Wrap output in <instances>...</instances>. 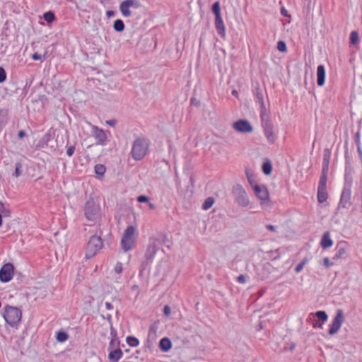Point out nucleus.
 <instances>
[{
    "label": "nucleus",
    "mask_w": 362,
    "mask_h": 362,
    "mask_svg": "<svg viewBox=\"0 0 362 362\" xmlns=\"http://www.w3.org/2000/svg\"><path fill=\"white\" fill-rule=\"evenodd\" d=\"M358 34L356 31H352L350 34V42L352 45H356L358 42Z\"/></svg>",
    "instance_id": "nucleus-37"
},
{
    "label": "nucleus",
    "mask_w": 362,
    "mask_h": 362,
    "mask_svg": "<svg viewBox=\"0 0 362 362\" xmlns=\"http://www.w3.org/2000/svg\"><path fill=\"white\" fill-rule=\"evenodd\" d=\"M148 206H149V208L151 209H155V205L153 203H149Z\"/></svg>",
    "instance_id": "nucleus-60"
},
{
    "label": "nucleus",
    "mask_w": 362,
    "mask_h": 362,
    "mask_svg": "<svg viewBox=\"0 0 362 362\" xmlns=\"http://www.w3.org/2000/svg\"><path fill=\"white\" fill-rule=\"evenodd\" d=\"M324 265L328 268L333 265V263L330 262L328 257H325L323 259Z\"/></svg>",
    "instance_id": "nucleus-47"
},
{
    "label": "nucleus",
    "mask_w": 362,
    "mask_h": 362,
    "mask_svg": "<svg viewBox=\"0 0 362 362\" xmlns=\"http://www.w3.org/2000/svg\"><path fill=\"white\" fill-rule=\"evenodd\" d=\"M123 356V353L119 348L115 350H111L108 354V358L110 361L117 362Z\"/></svg>",
    "instance_id": "nucleus-21"
},
{
    "label": "nucleus",
    "mask_w": 362,
    "mask_h": 362,
    "mask_svg": "<svg viewBox=\"0 0 362 362\" xmlns=\"http://www.w3.org/2000/svg\"><path fill=\"white\" fill-rule=\"evenodd\" d=\"M136 229L133 226H128L124 231L121 240V246L124 252L132 250L136 243Z\"/></svg>",
    "instance_id": "nucleus-2"
},
{
    "label": "nucleus",
    "mask_w": 362,
    "mask_h": 362,
    "mask_svg": "<svg viewBox=\"0 0 362 362\" xmlns=\"http://www.w3.org/2000/svg\"><path fill=\"white\" fill-rule=\"evenodd\" d=\"M110 336L111 339H118L117 337V332L113 327H111L110 329Z\"/></svg>",
    "instance_id": "nucleus-48"
},
{
    "label": "nucleus",
    "mask_w": 362,
    "mask_h": 362,
    "mask_svg": "<svg viewBox=\"0 0 362 362\" xmlns=\"http://www.w3.org/2000/svg\"><path fill=\"white\" fill-rule=\"evenodd\" d=\"M32 59L35 61L40 60L42 59V56L35 52L32 55Z\"/></svg>",
    "instance_id": "nucleus-52"
},
{
    "label": "nucleus",
    "mask_w": 362,
    "mask_h": 362,
    "mask_svg": "<svg viewBox=\"0 0 362 362\" xmlns=\"http://www.w3.org/2000/svg\"><path fill=\"white\" fill-rule=\"evenodd\" d=\"M150 264H146V259H144V261L141 264V268L140 270V272H143Z\"/></svg>",
    "instance_id": "nucleus-51"
},
{
    "label": "nucleus",
    "mask_w": 362,
    "mask_h": 362,
    "mask_svg": "<svg viewBox=\"0 0 362 362\" xmlns=\"http://www.w3.org/2000/svg\"><path fill=\"white\" fill-rule=\"evenodd\" d=\"M328 169H322L318 187H327Z\"/></svg>",
    "instance_id": "nucleus-24"
},
{
    "label": "nucleus",
    "mask_w": 362,
    "mask_h": 362,
    "mask_svg": "<svg viewBox=\"0 0 362 362\" xmlns=\"http://www.w3.org/2000/svg\"><path fill=\"white\" fill-rule=\"evenodd\" d=\"M160 349L163 351H169L172 347L171 341L167 338H163L160 339L159 343Z\"/></svg>",
    "instance_id": "nucleus-23"
},
{
    "label": "nucleus",
    "mask_w": 362,
    "mask_h": 362,
    "mask_svg": "<svg viewBox=\"0 0 362 362\" xmlns=\"http://www.w3.org/2000/svg\"><path fill=\"white\" fill-rule=\"evenodd\" d=\"M3 125L2 124H0V130L1 129Z\"/></svg>",
    "instance_id": "nucleus-64"
},
{
    "label": "nucleus",
    "mask_w": 362,
    "mask_h": 362,
    "mask_svg": "<svg viewBox=\"0 0 362 362\" xmlns=\"http://www.w3.org/2000/svg\"><path fill=\"white\" fill-rule=\"evenodd\" d=\"M247 177L249 183L250 184L252 188L253 189V186H255V184H257L254 179L251 177L250 175H249L248 173H247Z\"/></svg>",
    "instance_id": "nucleus-49"
},
{
    "label": "nucleus",
    "mask_w": 362,
    "mask_h": 362,
    "mask_svg": "<svg viewBox=\"0 0 362 362\" xmlns=\"http://www.w3.org/2000/svg\"><path fill=\"white\" fill-rule=\"evenodd\" d=\"M127 343L132 347H136L139 344V341L137 338L129 336L126 338Z\"/></svg>",
    "instance_id": "nucleus-29"
},
{
    "label": "nucleus",
    "mask_w": 362,
    "mask_h": 362,
    "mask_svg": "<svg viewBox=\"0 0 362 362\" xmlns=\"http://www.w3.org/2000/svg\"><path fill=\"white\" fill-rule=\"evenodd\" d=\"M348 250V243L345 241H341L337 243L335 248V254L333 259L337 260L344 258Z\"/></svg>",
    "instance_id": "nucleus-14"
},
{
    "label": "nucleus",
    "mask_w": 362,
    "mask_h": 362,
    "mask_svg": "<svg viewBox=\"0 0 362 362\" xmlns=\"http://www.w3.org/2000/svg\"><path fill=\"white\" fill-rule=\"evenodd\" d=\"M84 214L87 220L96 223L101 217L100 208L93 199H88L84 206Z\"/></svg>",
    "instance_id": "nucleus-3"
},
{
    "label": "nucleus",
    "mask_w": 362,
    "mask_h": 362,
    "mask_svg": "<svg viewBox=\"0 0 362 362\" xmlns=\"http://www.w3.org/2000/svg\"><path fill=\"white\" fill-rule=\"evenodd\" d=\"M246 276L243 274H240L237 278V281L240 284H245L246 283Z\"/></svg>",
    "instance_id": "nucleus-46"
},
{
    "label": "nucleus",
    "mask_w": 362,
    "mask_h": 362,
    "mask_svg": "<svg viewBox=\"0 0 362 362\" xmlns=\"http://www.w3.org/2000/svg\"><path fill=\"white\" fill-rule=\"evenodd\" d=\"M163 313L165 315H169L171 313V309L168 305H165L163 308Z\"/></svg>",
    "instance_id": "nucleus-50"
},
{
    "label": "nucleus",
    "mask_w": 362,
    "mask_h": 362,
    "mask_svg": "<svg viewBox=\"0 0 362 362\" xmlns=\"http://www.w3.org/2000/svg\"><path fill=\"white\" fill-rule=\"evenodd\" d=\"M105 306L107 310H112L113 309V305L112 303H110V302H105Z\"/></svg>",
    "instance_id": "nucleus-54"
},
{
    "label": "nucleus",
    "mask_w": 362,
    "mask_h": 362,
    "mask_svg": "<svg viewBox=\"0 0 362 362\" xmlns=\"http://www.w3.org/2000/svg\"><path fill=\"white\" fill-rule=\"evenodd\" d=\"M92 132L96 140L97 144L104 146L106 144L107 135L103 129H100L96 126H93Z\"/></svg>",
    "instance_id": "nucleus-15"
},
{
    "label": "nucleus",
    "mask_w": 362,
    "mask_h": 362,
    "mask_svg": "<svg viewBox=\"0 0 362 362\" xmlns=\"http://www.w3.org/2000/svg\"><path fill=\"white\" fill-rule=\"evenodd\" d=\"M286 11L284 9H282V11H281V13H282L284 16H286Z\"/></svg>",
    "instance_id": "nucleus-62"
},
{
    "label": "nucleus",
    "mask_w": 362,
    "mask_h": 362,
    "mask_svg": "<svg viewBox=\"0 0 362 362\" xmlns=\"http://www.w3.org/2000/svg\"><path fill=\"white\" fill-rule=\"evenodd\" d=\"M260 116H261L262 127L263 128V130L265 131L267 129H273V124L269 119V115L267 114L266 111L261 110Z\"/></svg>",
    "instance_id": "nucleus-18"
},
{
    "label": "nucleus",
    "mask_w": 362,
    "mask_h": 362,
    "mask_svg": "<svg viewBox=\"0 0 362 362\" xmlns=\"http://www.w3.org/2000/svg\"><path fill=\"white\" fill-rule=\"evenodd\" d=\"M306 262H307L306 259H304L301 262H300L295 268L296 272H297V273L300 272L303 270Z\"/></svg>",
    "instance_id": "nucleus-40"
},
{
    "label": "nucleus",
    "mask_w": 362,
    "mask_h": 362,
    "mask_svg": "<svg viewBox=\"0 0 362 362\" xmlns=\"http://www.w3.org/2000/svg\"><path fill=\"white\" fill-rule=\"evenodd\" d=\"M329 158H330V152L327 149L325 150L324 157H323V160H322V169H328L329 170Z\"/></svg>",
    "instance_id": "nucleus-27"
},
{
    "label": "nucleus",
    "mask_w": 362,
    "mask_h": 362,
    "mask_svg": "<svg viewBox=\"0 0 362 362\" xmlns=\"http://www.w3.org/2000/svg\"><path fill=\"white\" fill-rule=\"evenodd\" d=\"M328 316L325 311L319 310L315 313H310L308 321L310 322L313 328H322L324 322H327Z\"/></svg>",
    "instance_id": "nucleus-7"
},
{
    "label": "nucleus",
    "mask_w": 362,
    "mask_h": 362,
    "mask_svg": "<svg viewBox=\"0 0 362 362\" xmlns=\"http://www.w3.org/2000/svg\"><path fill=\"white\" fill-rule=\"evenodd\" d=\"M0 214L6 217H8L11 215L10 209L1 201H0Z\"/></svg>",
    "instance_id": "nucleus-30"
},
{
    "label": "nucleus",
    "mask_w": 362,
    "mask_h": 362,
    "mask_svg": "<svg viewBox=\"0 0 362 362\" xmlns=\"http://www.w3.org/2000/svg\"><path fill=\"white\" fill-rule=\"evenodd\" d=\"M103 246V240L100 236L92 235L85 250V257L88 259L94 257Z\"/></svg>",
    "instance_id": "nucleus-5"
},
{
    "label": "nucleus",
    "mask_w": 362,
    "mask_h": 362,
    "mask_svg": "<svg viewBox=\"0 0 362 362\" xmlns=\"http://www.w3.org/2000/svg\"><path fill=\"white\" fill-rule=\"evenodd\" d=\"M119 339H111L110 343H109V346H108V349H111L115 346V345H119Z\"/></svg>",
    "instance_id": "nucleus-43"
},
{
    "label": "nucleus",
    "mask_w": 362,
    "mask_h": 362,
    "mask_svg": "<svg viewBox=\"0 0 362 362\" xmlns=\"http://www.w3.org/2000/svg\"><path fill=\"white\" fill-rule=\"evenodd\" d=\"M105 167L102 164H97L95 166V173L98 175H103L105 173Z\"/></svg>",
    "instance_id": "nucleus-35"
},
{
    "label": "nucleus",
    "mask_w": 362,
    "mask_h": 362,
    "mask_svg": "<svg viewBox=\"0 0 362 362\" xmlns=\"http://www.w3.org/2000/svg\"><path fill=\"white\" fill-rule=\"evenodd\" d=\"M262 169L265 175H270L272 171V166L271 163L269 161L264 162L262 165Z\"/></svg>",
    "instance_id": "nucleus-31"
},
{
    "label": "nucleus",
    "mask_w": 362,
    "mask_h": 362,
    "mask_svg": "<svg viewBox=\"0 0 362 362\" xmlns=\"http://www.w3.org/2000/svg\"><path fill=\"white\" fill-rule=\"evenodd\" d=\"M116 123L117 121L115 119H110L106 121V124L111 127H114L116 124Z\"/></svg>",
    "instance_id": "nucleus-53"
},
{
    "label": "nucleus",
    "mask_w": 362,
    "mask_h": 362,
    "mask_svg": "<svg viewBox=\"0 0 362 362\" xmlns=\"http://www.w3.org/2000/svg\"><path fill=\"white\" fill-rule=\"evenodd\" d=\"M214 203V198H212V197L206 198L202 204V209H204V210L209 209L213 206Z\"/></svg>",
    "instance_id": "nucleus-33"
},
{
    "label": "nucleus",
    "mask_w": 362,
    "mask_h": 362,
    "mask_svg": "<svg viewBox=\"0 0 362 362\" xmlns=\"http://www.w3.org/2000/svg\"><path fill=\"white\" fill-rule=\"evenodd\" d=\"M6 71L2 67H0V83L4 82L6 80Z\"/></svg>",
    "instance_id": "nucleus-42"
},
{
    "label": "nucleus",
    "mask_w": 362,
    "mask_h": 362,
    "mask_svg": "<svg viewBox=\"0 0 362 362\" xmlns=\"http://www.w3.org/2000/svg\"><path fill=\"white\" fill-rule=\"evenodd\" d=\"M25 136V133L23 130H20L18 132V136L20 138V139H22L23 138L24 136Z\"/></svg>",
    "instance_id": "nucleus-56"
},
{
    "label": "nucleus",
    "mask_w": 362,
    "mask_h": 362,
    "mask_svg": "<svg viewBox=\"0 0 362 362\" xmlns=\"http://www.w3.org/2000/svg\"><path fill=\"white\" fill-rule=\"evenodd\" d=\"M232 95H234V96H235V97H237V96H238V91H237L236 90H233L232 91Z\"/></svg>",
    "instance_id": "nucleus-59"
},
{
    "label": "nucleus",
    "mask_w": 362,
    "mask_h": 362,
    "mask_svg": "<svg viewBox=\"0 0 362 362\" xmlns=\"http://www.w3.org/2000/svg\"><path fill=\"white\" fill-rule=\"evenodd\" d=\"M320 245L323 249H327L333 245V240L331 239L329 231L324 233L320 241Z\"/></svg>",
    "instance_id": "nucleus-20"
},
{
    "label": "nucleus",
    "mask_w": 362,
    "mask_h": 362,
    "mask_svg": "<svg viewBox=\"0 0 362 362\" xmlns=\"http://www.w3.org/2000/svg\"><path fill=\"white\" fill-rule=\"evenodd\" d=\"M215 27L221 37H225L226 28L221 16H215Z\"/></svg>",
    "instance_id": "nucleus-17"
},
{
    "label": "nucleus",
    "mask_w": 362,
    "mask_h": 362,
    "mask_svg": "<svg viewBox=\"0 0 362 362\" xmlns=\"http://www.w3.org/2000/svg\"><path fill=\"white\" fill-rule=\"evenodd\" d=\"M4 310L3 317L7 324L14 327L20 322L22 317L21 309L14 306L6 305Z\"/></svg>",
    "instance_id": "nucleus-4"
},
{
    "label": "nucleus",
    "mask_w": 362,
    "mask_h": 362,
    "mask_svg": "<svg viewBox=\"0 0 362 362\" xmlns=\"http://www.w3.org/2000/svg\"><path fill=\"white\" fill-rule=\"evenodd\" d=\"M351 187L349 185H345L341 194V199L340 202L339 203V207H341L344 209H347L351 205Z\"/></svg>",
    "instance_id": "nucleus-12"
},
{
    "label": "nucleus",
    "mask_w": 362,
    "mask_h": 362,
    "mask_svg": "<svg viewBox=\"0 0 362 362\" xmlns=\"http://www.w3.org/2000/svg\"><path fill=\"white\" fill-rule=\"evenodd\" d=\"M114 270L117 274H121L123 271L122 264L121 262H117L115 266Z\"/></svg>",
    "instance_id": "nucleus-41"
},
{
    "label": "nucleus",
    "mask_w": 362,
    "mask_h": 362,
    "mask_svg": "<svg viewBox=\"0 0 362 362\" xmlns=\"http://www.w3.org/2000/svg\"><path fill=\"white\" fill-rule=\"evenodd\" d=\"M158 250V241L157 239L151 238L149 244L145 252V259H146V264H151Z\"/></svg>",
    "instance_id": "nucleus-8"
},
{
    "label": "nucleus",
    "mask_w": 362,
    "mask_h": 362,
    "mask_svg": "<svg viewBox=\"0 0 362 362\" xmlns=\"http://www.w3.org/2000/svg\"><path fill=\"white\" fill-rule=\"evenodd\" d=\"M233 128L239 133L247 134L253 131L252 124L246 119H240L233 124Z\"/></svg>",
    "instance_id": "nucleus-11"
},
{
    "label": "nucleus",
    "mask_w": 362,
    "mask_h": 362,
    "mask_svg": "<svg viewBox=\"0 0 362 362\" xmlns=\"http://www.w3.org/2000/svg\"><path fill=\"white\" fill-rule=\"evenodd\" d=\"M357 151H358V153L359 156H360L361 157H362V151H361V148H360V146H358Z\"/></svg>",
    "instance_id": "nucleus-58"
},
{
    "label": "nucleus",
    "mask_w": 362,
    "mask_h": 362,
    "mask_svg": "<svg viewBox=\"0 0 362 362\" xmlns=\"http://www.w3.org/2000/svg\"><path fill=\"white\" fill-rule=\"evenodd\" d=\"M13 269L11 263L5 264L0 269V281L4 283L10 281L13 276Z\"/></svg>",
    "instance_id": "nucleus-13"
},
{
    "label": "nucleus",
    "mask_w": 362,
    "mask_h": 362,
    "mask_svg": "<svg viewBox=\"0 0 362 362\" xmlns=\"http://www.w3.org/2000/svg\"><path fill=\"white\" fill-rule=\"evenodd\" d=\"M149 141L144 137L136 138L132 144V156L136 160H141L148 153Z\"/></svg>",
    "instance_id": "nucleus-1"
},
{
    "label": "nucleus",
    "mask_w": 362,
    "mask_h": 362,
    "mask_svg": "<svg viewBox=\"0 0 362 362\" xmlns=\"http://www.w3.org/2000/svg\"><path fill=\"white\" fill-rule=\"evenodd\" d=\"M266 228L271 231H275V227L273 225L267 224L266 225Z\"/></svg>",
    "instance_id": "nucleus-57"
},
{
    "label": "nucleus",
    "mask_w": 362,
    "mask_h": 362,
    "mask_svg": "<svg viewBox=\"0 0 362 362\" xmlns=\"http://www.w3.org/2000/svg\"><path fill=\"white\" fill-rule=\"evenodd\" d=\"M212 11L215 16H221L220 3L218 1L215 2L212 6Z\"/></svg>",
    "instance_id": "nucleus-36"
},
{
    "label": "nucleus",
    "mask_w": 362,
    "mask_h": 362,
    "mask_svg": "<svg viewBox=\"0 0 362 362\" xmlns=\"http://www.w3.org/2000/svg\"><path fill=\"white\" fill-rule=\"evenodd\" d=\"M277 49L279 52H285L287 50V47L284 41H279L277 42Z\"/></svg>",
    "instance_id": "nucleus-39"
},
{
    "label": "nucleus",
    "mask_w": 362,
    "mask_h": 362,
    "mask_svg": "<svg viewBox=\"0 0 362 362\" xmlns=\"http://www.w3.org/2000/svg\"><path fill=\"white\" fill-rule=\"evenodd\" d=\"M21 168L22 165L20 163H16L15 172L13 173V176L18 177L21 175Z\"/></svg>",
    "instance_id": "nucleus-38"
},
{
    "label": "nucleus",
    "mask_w": 362,
    "mask_h": 362,
    "mask_svg": "<svg viewBox=\"0 0 362 362\" xmlns=\"http://www.w3.org/2000/svg\"><path fill=\"white\" fill-rule=\"evenodd\" d=\"M113 28L117 32H122L124 30V23L122 20L117 19L115 21Z\"/></svg>",
    "instance_id": "nucleus-28"
},
{
    "label": "nucleus",
    "mask_w": 362,
    "mask_h": 362,
    "mask_svg": "<svg viewBox=\"0 0 362 362\" xmlns=\"http://www.w3.org/2000/svg\"><path fill=\"white\" fill-rule=\"evenodd\" d=\"M233 195L238 204L242 207H247L249 206L250 202L247 194L243 187L237 184L233 187Z\"/></svg>",
    "instance_id": "nucleus-6"
},
{
    "label": "nucleus",
    "mask_w": 362,
    "mask_h": 362,
    "mask_svg": "<svg viewBox=\"0 0 362 362\" xmlns=\"http://www.w3.org/2000/svg\"><path fill=\"white\" fill-rule=\"evenodd\" d=\"M344 321V316L342 310H337L336 315L334 316L332 322L330 325V327L329 329V334L330 335H334L338 332L340 329L341 325Z\"/></svg>",
    "instance_id": "nucleus-9"
},
{
    "label": "nucleus",
    "mask_w": 362,
    "mask_h": 362,
    "mask_svg": "<svg viewBox=\"0 0 362 362\" xmlns=\"http://www.w3.org/2000/svg\"><path fill=\"white\" fill-rule=\"evenodd\" d=\"M325 81V69L323 65H319L317 68V83L322 86Z\"/></svg>",
    "instance_id": "nucleus-19"
},
{
    "label": "nucleus",
    "mask_w": 362,
    "mask_h": 362,
    "mask_svg": "<svg viewBox=\"0 0 362 362\" xmlns=\"http://www.w3.org/2000/svg\"><path fill=\"white\" fill-rule=\"evenodd\" d=\"M140 4L135 0H125L120 3L119 8L122 15L124 18H128L132 15L130 8H138Z\"/></svg>",
    "instance_id": "nucleus-10"
},
{
    "label": "nucleus",
    "mask_w": 362,
    "mask_h": 362,
    "mask_svg": "<svg viewBox=\"0 0 362 362\" xmlns=\"http://www.w3.org/2000/svg\"><path fill=\"white\" fill-rule=\"evenodd\" d=\"M253 190L257 197L260 200L266 201L269 199V192L264 185L255 184Z\"/></svg>",
    "instance_id": "nucleus-16"
},
{
    "label": "nucleus",
    "mask_w": 362,
    "mask_h": 362,
    "mask_svg": "<svg viewBox=\"0 0 362 362\" xmlns=\"http://www.w3.org/2000/svg\"><path fill=\"white\" fill-rule=\"evenodd\" d=\"M137 201L140 203L148 202L149 198L145 195H140L137 197Z\"/></svg>",
    "instance_id": "nucleus-45"
},
{
    "label": "nucleus",
    "mask_w": 362,
    "mask_h": 362,
    "mask_svg": "<svg viewBox=\"0 0 362 362\" xmlns=\"http://www.w3.org/2000/svg\"><path fill=\"white\" fill-rule=\"evenodd\" d=\"M264 134L270 144H274L276 141V136L274 133L273 129H267L264 131Z\"/></svg>",
    "instance_id": "nucleus-25"
},
{
    "label": "nucleus",
    "mask_w": 362,
    "mask_h": 362,
    "mask_svg": "<svg viewBox=\"0 0 362 362\" xmlns=\"http://www.w3.org/2000/svg\"><path fill=\"white\" fill-rule=\"evenodd\" d=\"M106 15L108 18H111L115 16V12L114 11H107Z\"/></svg>",
    "instance_id": "nucleus-55"
},
{
    "label": "nucleus",
    "mask_w": 362,
    "mask_h": 362,
    "mask_svg": "<svg viewBox=\"0 0 362 362\" xmlns=\"http://www.w3.org/2000/svg\"><path fill=\"white\" fill-rule=\"evenodd\" d=\"M255 96H256L257 101L261 105V110L267 111L266 107H265V105L264 103L263 93L261 91L257 90L255 93Z\"/></svg>",
    "instance_id": "nucleus-26"
},
{
    "label": "nucleus",
    "mask_w": 362,
    "mask_h": 362,
    "mask_svg": "<svg viewBox=\"0 0 362 362\" xmlns=\"http://www.w3.org/2000/svg\"><path fill=\"white\" fill-rule=\"evenodd\" d=\"M1 224H2V216L0 214V226H1Z\"/></svg>",
    "instance_id": "nucleus-63"
},
{
    "label": "nucleus",
    "mask_w": 362,
    "mask_h": 362,
    "mask_svg": "<svg viewBox=\"0 0 362 362\" xmlns=\"http://www.w3.org/2000/svg\"><path fill=\"white\" fill-rule=\"evenodd\" d=\"M328 197L327 187H317V201L324 203Z\"/></svg>",
    "instance_id": "nucleus-22"
},
{
    "label": "nucleus",
    "mask_w": 362,
    "mask_h": 362,
    "mask_svg": "<svg viewBox=\"0 0 362 362\" xmlns=\"http://www.w3.org/2000/svg\"><path fill=\"white\" fill-rule=\"evenodd\" d=\"M69 338V335L66 332L60 331L57 333L56 339L59 342H64Z\"/></svg>",
    "instance_id": "nucleus-32"
},
{
    "label": "nucleus",
    "mask_w": 362,
    "mask_h": 362,
    "mask_svg": "<svg viewBox=\"0 0 362 362\" xmlns=\"http://www.w3.org/2000/svg\"><path fill=\"white\" fill-rule=\"evenodd\" d=\"M43 18L47 23H52L55 20V16L53 12L47 11L44 13Z\"/></svg>",
    "instance_id": "nucleus-34"
},
{
    "label": "nucleus",
    "mask_w": 362,
    "mask_h": 362,
    "mask_svg": "<svg viewBox=\"0 0 362 362\" xmlns=\"http://www.w3.org/2000/svg\"><path fill=\"white\" fill-rule=\"evenodd\" d=\"M74 151H75V146H69L68 148H67V150H66V155L69 156V157H71L73 156L74 153Z\"/></svg>",
    "instance_id": "nucleus-44"
},
{
    "label": "nucleus",
    "mask_w": 362,
    "mask_h": 362,
    "mask_svg": "<svg viewBox=\"0 0 362 362\" xmlns=\"http://www.w3.org/2000/svg\"><path fill=\"white\" fill-rule=\"evenodd\" d=\"M163 242L168 247H169V245L167 244L168 241L167 240L166 236L164 237Z\"/></svg>",
    "instance_id": "nucleus-61"
}]
</instances>
